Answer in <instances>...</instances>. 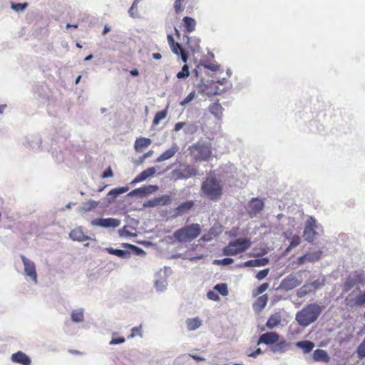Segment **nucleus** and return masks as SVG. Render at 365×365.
Here are the masks:
<instances>
[{
  "mask_svg": "<svg viewBox=\"0 0 365 365\" xmlns=\"http://www.w3.org/2000/svg\"><path fill=\"white\" fill-rule=\"evenodd\" d=\"M179 151V146L177 143H173L172 146L163 152L160 156H158L156 159L157 163H160L165 160H168L171 159Z\"/></svg>",
  "mask_w": 365,
  "mask_h": 365,
  "instance_id": "21",
  "label": "nucleus"
},
{
  "mask_svg": "<svg viewBox=\"0 0 365 365\" xmlns=\"http://www.w3.org/2000/svg\"><path fill=\"white\" fill-rule=\"evenodd\" d=\"M365 282V274L361 272H355L348 276L344 284L342 292L346 293L350 291L355 285L363 284Z\"/></svg>",
  "mask_w": 365,
  "mask_h": 365,
  "instance_id": "8",
  "label": "nucleus"
},
{
  "mask_svg": "<svg viewBox=\"0 0 365 365\" xmlns=\"http://www.w3.org/2000/svg\"><path fill=\"white\" fill-rule=\"evenodd\" d=\"M131 251L133 252L134 254L138 256H141V255H145V252L143 250H142L141 248H140L138 247H136L135 245H134V247H132Z\"/></svg>",
  "mask_w": 365,
  "mask_h": 365,
  "instance_id": "61",
  "label": "nucleus"
},
{
  "mask_svg": "<svg viewBox=\"0 0 365 365\" xmlns=\"http://www.w3.org/2000/svg\"><path fill=\"white\" fill-rule=\"evenodd\" d=\"M282 318L279 314L276 313L269 317L268 319L266 326L269 329H274L277 326H278L281 322Z\"/></svg>",
  "mask_w": 365,
  "mask_h": 365,
  "instance_id": "38",
  "label": "nucleus"
},
{
  "mask_svg": "<svg viewBox=\"0 0 365 365\" xmlns=\"http://www.w3.org/2000/svg\"><path fill=\"white\" fill-rule=\"evenodd\" d=\"M301 282L298 276L291 274L282 280L281 287L285 290H292L299 286Z\"/></svg>",
  "mask_w": 365,
  "mask_h": 365,
  "instance_id": "14",
  "label": "nucleus"
},
{
  "mask_svg": "<svg viewBox=\"0 0 365 365\" xmlns=\"http://www.w3.org/2000/svg\"><path fill=\"white\" fill-rule=\"evenodd\" d=\"M276 220L279 222L278 226L281 227L282 228L285 227L294 228V227L297 225L294 218H292L282 213L277 215Z\"/></svg>",
  "mask_w": 365,
  "mask_h": 365,
  "instance_id": "20",
  "label": "nucleus"
},
{
  "mask_svg": "<svg viewBox=\"0 0 365 365\" xmlns=\"http://www.w3.org/2000/svg\"><path fill=\"white\" fill-rule=\"evenodd\" d=\"M201 230H177L174 237L180 242H188L199 236Z\"/></svg>",
  "mask_w": 365,
  "mask_h": 365,
  "instance_id": "10",
  "label": "nucleus"
},
{
  "mask_svg": "<svg viewBox=\"0 0 365 365\" xmlns=\"http://www.w3.org/2000/svg\"><path fill=\"white\" fill-rule=\"evenodd\" d=\"M264 207L262 200L258 197H253L248 202L247 211L251 217H255L259 214Z\"/></svg>",
  "mask_w": 365,
  "mask_h": 365,
  "instance_id": "11",
  "label": "nucleus"
},
{
  "mask_svg": "<svg viewBox=\"0 0 365 365\" xmlns=\"http://www.w3.org/2000/svg\"><path fill=\"white\" fill-rule=\"evenodd\" d=\"M346 305L350 307L354 306H361L365 304V290L364 292H360L359 294L352 299H349L348 297L345 299Z\"/></svg>",
  "mask_w": 365,
  "mask_h": 365,
  "instance_id": "26",
  "label": "nucleus"
},
{
  "mask_svg": "<svg viewBox=\"0 0 365 365\" xmlns=\"http://www.w3.org/2000/svg\"><path fill=\"white\" fill-rule=\"evenodd\" d=\"M223 110L222 106L219 103H213L209 106V111L218 119L222 117Z\"/></svg>",
  "mask_w": 365,
  "mask_h": 365,
  "instance_id": "37",
  "label": "nucleus"
},
{
  "mask_svg": "<svg viewBox=\"0 0 365 365\" xmlns=\"http://www.w3.org/2000/svg\"><path fill=\"white\" fill-rule=\"evenodd\" d=\"M233 262L234 260L232 258H224L221 260L217 261V263L223 265H229L233 263Z\"/></svg>",
  "mask_w": 365,
  "mask_h": 365,
  "instance_id": "62",
  "label": "nucleus"
},
{
  "mask_svg": "<svg viewBox=\"0 0 365 365\" xmlns=\"http://www.w3.org/2000/svg\"><path fill=\"white\" fill-rule=\"evenodd\" d=\"M167 116V110L164 109L159 112H158L153 119V123L155 125H157L159 124L160 121L164 118H165Z\"/></svg>",
  "mask_w": 365,
  "mask_h": 365,
  "instance_id": "42",
  "label": "nucleus"
},
{
  "mask_svg": "<svg viewBox=\"0 0 365 365\" xmlns=\"http://www.w3.org/2000/svg\"><path fill=\"white\" fill-rule=\"evenodd\" d=\"M222 178L225 181H227L230 185L242 187L246 185L247 182V178L245 175L243 176L244 181L239 182L237 180L236 176L238 175V173L233 164L225 165L224 167L222 168Z\"/></svg>",
  "mask_w": 365,
  "mask_h": 365,
  "instance_id": "4",
  "label": "nucleus"
},
{
  "mask_svg": "<svg viewBox=\"0 0 365 365\" xmlns=\"http://www.w3.org/2000/svg\"><path fill=\"white\" fill-rule=\"evenodd\" d=\"M306 262H314L321 257V252H313L304 255Z\"/></svg>",
  "mask_w": 365,
  "mask_h": 365,
  "instance_id": "43",
  "label": "nucleus"
},
{
  "mask_svg": "<svg viewBox=\"0 0 365 365\" xmlns=\"http://www.w3.org/2000/svg\"><path fill=\"white\" fill-rule=\"evenodd\" d=\"M128 196L129 197H135V196H140V197H144V190L143 187H140L139 188H136L131 192H130L128 194Z\"/></svg>",
  "mask_w": 365,
  "mask_h": 365,
  "instance_id": "49",
  "label": "nucleus"
},
{
  "mask_svg": "<svg viewBox=\"0 0 365 365\" xmlns=\"http://www.w3.org/2000/svg\"><path fill=\"white\" fill-rule=\"evenodd\" d=\"M170 268L165 267L163 269H160L155 274L154 287L157 292H163L166 290L168 287V272Z\"/></svg>",
  "mask_w": 365,
  "mask_h": 365,
  "instance_id": "9",
  "label": "nucleus"
},
{
  "mask_svg": "<svg viewBox=\"0 0 365 365\" xmlns=\"http://www.w3.org/2000/svg\"><path fill=\"white\" fill-rule=\"evenodd\" d=\"M251 245L249 239L238 238L230 242L229 245L223 249L225 255H236L247 250Z\"/></svg>",
  "mask_w": 365,
  "mask_h": 365,
  "instance_id": "5",
  "label": "nucleus"
},
{
  "mask_svg": "<svg viewBox=\"0 0 365 365\" xmlns=\"http://www.w3.org/2000/svg\"><path fill=\"white\" fill-rule=\"evenodd\" d=\"M103 202H105V200H100V201H95V200H89L88 201H87L86 202H84L83 204V206L81 207V210L84 211V212H89L92 210H93L94 208H96L98 205H101L103 207Z\"/></svg>",
  "mask_w": 365,
  "mask_h": 365,
  "instance_id": "34",
  "label": "nucleus"
},
{
  "mask_svg": "<svg viewBox=\"0 0 365 365\" xmlns=\"http://www.w3.org/2000/svg\"><path fill=\"white\" fill-rule=\"evenodd\" d=\"M268 287H269L268 283H263L257 287L256 292L254 293V294L255 295L260 294L263 293L264 292H265Z\"/></svg>",
  "mask_w": 365,
  "mask_h": 365,
  "instance_id": "56",
  "label": "nucleus"
},
{
  "mask_svg": "<svg viewBox=\"0 0 365 365\" xmlns=\"http://www.w3.org/2000/svg\"><path fill=\"white\" fill-rule=\"evenodd\" d=\"M207 297L209 299L213 301H218L220 299L218 294L214 291H209L207 293Z\"/></svg>",
  "mask_w": 365,
  "mask_h": 365,
  "instance_id": "60",
  "label": "nucleus"
},
{
  "mask_svg": "<svg viewBox=\"0 0 365 365\" xmlns=\"http://www.w3.org/2000/svg\"><path fill=\"white\" fill-rule=\"evenodd\" d=\"M105 250L108 252V253L116 255L122 259H129L131 255L130 252L128 250L114 249L113 247H106Z\"/></svg>",
  "mask_w": 365,
  "mask_h": 365,
  "instance_id": "28",
  "label": "nucleus"
},
{
  "mask_svg": "<svg viewBox=\"0 0 365 365\" xmlns=\"http://www.w3.org/2000/svg\"><path fill=\"white\" fill-rule=\"evenodd\" d=\"M186 324H187L188 330L194 331V330H196L197 329H198L201 326L202 322L198 317H195V318L187 319L186 321Z\"/></svg>",
  "mask_w": 365,
  "mask_h": 365,
  "instance_id": "39",
  "label": "nucleus"
},
{
  "mask_svg": "<svg viewBox=\"0 0 365 365\" xmlns=\"http://www.w3.org/2000/svg\"><path fill=\"white\" fill-rule=\"evenodd\" d=\"M188 150L196 162L207 161L212 155L211 144L205 140H199L192 144Z\"/></svg>",
  "mask_w": 365,
  "mask_h": 365,
  "instance_id": "2",
  "label": "nucleus"
},
{
  "mask_svg": "<svg viewBox=\"0 0 365 365\" xmlns=\"http://www.w3.org/2000/svg\"><path fill=\"white\" fill-rule=\"evenodd\" d=\"M20 258L23 263V274L25 279L31 282L34 284H37L38 274L34 262L23 255H20Z\"/></svg>",
  "mask_w": 365,
  "mask_h": 365,
  "instance_id": "6",
  "label": "nucleus"
},
{
  "mask_svg": "<svg viewBox=\"0 0 365 365\" xmlns=\"http://www.w3.org/2000/svg\"><path fill=\"white\" fill-rule=\"evenodd\" d=\"M255 261H257V267L264 266L269 262L267 258L256 259Z\"/></svg>",
  "mask_w": 365,
  "mask_h": 365,
  "instance_id": "64",
  "label": "nucleus"
},
{
  "mask_svg": "<svg viewBox=\"0 0 365 365\" xmlns=\"http://www.w3.org/2000/svg\"><path fill=\"white\" fill-rule=\"evenodd\" d=\"M183 38H186L187 44L192 51H195L199 48L200 39L198 37L184 35Z\"/></svg>",
  "mask_w": 365,
  "mask_h": 365,
  "instance_id": "35",
  "label": "nucleus"
},
{
  "mask_svg": "<svg viewBox=\"0 0 365 365\" xmlns=\"http://www.w3.org/2000/svg\"><path fill=\"white\" fill-rule=\"evenodd\" d=\"M143 187L145 197L156 192L159 189L158 186L155 185H145Z\"/></svg>",
  "mask_w": 365,
  "mask_h": 365,
  "instance_id": "48",
  "label": "nucleus"
},
{
  "mask_svg": "<svg viewBox=\"0 0 365 365\" xmlns=\"http://www.w3.org/2000/svg\"><path fill=\"white\" fill-rule=\"evenodd\" d=\"M331 358L327 351L324 349H316L313 353V360L315 362L328 363Z\"/></svg>",
  "mask_w": 365,
  "mask_h": 365,
  "instance_id": "25",
  "label": "nucleus"
},
{
  "mask_svg": "<svg viewBox=\"0 0 365 365\" xmlns=\"http://www.w3.org/2000/svg\"><path fill=\"white\" fill-rule=\"evenodd\" d=\"M322 312V307L316 303L309 304L296 314L295 319L303 327L314 322Z\"/></svg>",
  "mask_w": 365,
  "mask_h": 365,
  "instance_id": "1",
  "label": "nucleus"
},
{
  "mask_svg": "<svg viewBox=\"0 0 365 365\" xmlns=\"http://www.w3.org/2000/svg\"><path fill=\"white\" fill-rule=\"evenodd\" d=\"M296 346L298 348L302 349L304 353L307 354L309 353L314 349V343L311 341L303 340L297 341L296 343Z\"/></svg>",
  "mask_w": 365,
  "mask_h": 365,
  "instance_id": "36",
  "label": "nucleus"
},
{
  "mask_svg": "<svg viewBox=\"0 0 365 365\" xmlns=\"http://www.w3.org/2000/svg\"><path fill=\"white\" fill-rule=\"evenodd\" d=\"M152 141L150 138L140 137L135 141L134 148L137 152H141L143 148L148 147Z\"/></svg>",
  "mask_w": 365,
  "mask_h": 365,
  "instance_id": "30",
  "label": "nucleus"
},
{
  "mask_svg": "<svg viewBox=\"0 0 365 365\" xmlns=\"http://www.w3.org/2000/svg\"><path fill=\"white\" fill-rule=\"evenodd\" d=\"M140 0H134L131 7L128 10V13L130 16L135 17L137 14L134 12V10L137 8V5Z\"/></svg>",
  "mask_w": 365,
  "mask_h": 365,
  "instance_id": "57",
  "label": "nucleus"
},
{
  "mask_svg": "<svg viewBox=\"0 0 365 365\" xmlns=\"http://www.w3.org/2000/svg\"><path fill=\"white\" fill-rule=\"evenodd\" d=\"M310 287L312 288V290L317 289L322 287L324 285V281H320L319 279L315 280L311 283H309Z\"/></svg>",
  "mask_w": 365,
  "mask_h": 365,
  "instance_id": "54",
  "label": "nucleus"
},
{
  "mask_svg": "<svg viewBox=\"0 0 365 365\" xmlns=\"http://www.w3.org/2000/svg\"><path fill=\"white\" fill-rule=\"evenodd\" d=\"M300 243V238L298 236H294L292 239L289 246L287 249V252L289 251L292 248L297 247Z\"/></svg>",
  "mask_w": 365,
  "mask_h": 365,
  "instance_id": "53",
  "label": "nucleus"
},
{
  "mask_svg": "<svg viewBox=\"0 0 365 365\" xmlns=\"http://www.w3.org/2000/svg\"><path fill=\"white\" fill-rule=\"evenodd\" d=\"M268 273L269 269H262L257 274L256 277L257 279L262 280L267 276Z\"/></svg>",
  "mask_w": 365,
  "mask_h": 365,
  "instance_id": "59",
  "label": "nucleus"
},
{
  "mask_svg": "<svg viewBox=\"0 0 365 365\" xmlns=\"http://www.w3.org/2000/svg\"><path fill=\"white\" fill-rule=\"evenodd\" d=\"M171 198L168 195H163L162 196L150 199L144 202V207H154L159 205H167Z\"/></svg>",
  "mask_w": 365,
  "mask_h": 365,
  "instance_id": "18",
  "label": "nucleus"
},
{
  "mask_svg": "<svg viewBox=\"0 0 365 365\" xmlns=\"http://www.w3.org/2000/svg\"><path fill=\"white\" fill-rule=\"evenodd\" d=\"M222 190V186L215 178L208 179L202 183V190L211 199L220 196Z\"/></svg>",
  "mask_w": 365,
  "mask_h": 365,
  "instance_id": "7",
  "label": "nucleus"
},
{
  "mask_svg": "<svg viewBox=\"0 0 365 365\" xmlns=\"http://www.w3.org/2000/svg\"><path fill=\"white\" fill-rule=\"evenodd\" d=\"M312 288L310 287V285L308 284H306L303 285L297 292V296L299 297H303L306 296L307 294L312 292Z\"/></svg>",
  "mask_w": 365,
  "mask_h": 365,
  "instance_id": "44",
  "label": "nucleus"
},
{
  "mask_svg": "<svg viewBox=\"0 0 365 365\" xmlns=\"http://www.w3.org/2000/svg\"><path fill=\"white\" fill-rule=\"evenodd\" d=\"M195 91H192L190 92L185 98V99L180 103V105L181 106H185L187 103H189L190 102H191L193 99H194V97H195Z\"/></svg>",
  "mask_w": 365,
  "mask_h": 365,
  "instance_id": "55",
  "label": "nucleus"
},
{
  "mask_svg": "<svg viewBox=\"0 0 365 365\" xmlns=\"http://www.w3.org/2000/svg\"><path fill=\"white\" fill-rule=\"evenodd\" d=\"M28 6L27 3H13L11 9L16 11H23Z\"/></svg>",
  "mask_w": 365,
  "mask_h": 365,
  "instance_id": "51",
  "label": "nucleus"
},
{
  "mask_svg": "<svg viewBox=\"0 0 365 365\" xmlns=\"http://www.w3.org/2000/svg\"><path fill=\"white\" fill-rule=\"evenodd\" d=\"M181 1L182 0H175L174 3V9L176 11V13H179L182 10V7L181 5Z\"/></svg>",
  "mask_w": 365,
  "mask_h": 365,
  "instance_id": "63",
  "label": "nucleus"
},
{
  "mask_svg": "<svg viewBox=\"0 0 365 365\" xmlns=\"http://www.w3.org/2000/svg\"><path fill=\"white\" fill-rule=\"evenodd\" d=\"M170 48L173 53L175 55H180L181 60L184 63L187 62L188 59V55L180 43L177 42L174 46H172Z\"/></svg>",
  "mask_w": 365,
  "mask_h": 365,
  "instance_id": "27",
  "label": "nucleus"
},
{
  "mask_svg": "<svg viewBox=\"0 0 365 365\" xmlns=\"http://www.w3.org/2000/svg\"><path fill=\"white\" fill-rule=\"evenodd\" d=\"M116 335H117L116 333L113 334L112 339L109 342L110 345H118V344H123L125 342V340L124 337H122V336L115 337Z\"/></svg>",
  "mask_w": 365,
  "mask_h": 365,
  "instance_id": "50",
  "label": "nucleus"
},
{
  "mask_svg": "<svg viewBox=\"0 0 365 365\" xmlns=\"http://www.w3.org/2000/svg\"><path fill=\"white\" fill-rule=\"evenodd\" d=\"M156 172L154 167H150L138 174L130 182L131 185H135L143 180H145L149 177L153 176Z\"/></svg>",
  "mask_w": 365,
  "mask_h": 365,
  "instance_id": "22",
  "label": "nucleus"
},
{
  "mask_svg": "<svg viewBox=\"0 0 365 365\" xmlns=\"http://www.w3.org/2000/svg\"><path fill=\"white\" fill-rule=\"evenodd\" d=\"M316 232L315 230H304L303 237L309 242L314 240Z\"/></svg>",
  "mask_w": 365,
  "mask_h": 365,
  "instance_id": "45",
  "label": "nucleus"
},
{
  "mask_svg": "<svg viewBox=\"0 0 365 365\" xmlns=\"http://www.w3.org/2000/svg\"><path fill=\"white\" fill-rule=\"evenodd\" d=\"M129 190L128 187H115L110 190L108 195L107 197L105 198V202H103V206H108V205L114 202L115 199L121 194L126 192Z\"/></svg>",
  "mask_w": 365,
  "mask_h": 365,
  "instance_id": "15",
  "label": "nucleus"
},
{
  "mask_svg": "<svg viewBox=\"0 0 365 365\" xmlns=\"http://www.w3.org/2000/svg\"><path fill=\"white\" fill-rule=\"evenodd\" d=\"M214 289L220 292L222 296H227L228 294L227 286L225 283L217 284L215 286Z\"/></svg>",
  "mask_w": 365,
  "mask_h": 365,
  "instance_id": "47",
  "label": "nucleus"
},
{
  "mask_svg": "<svg viewBox=\"0 0 365 365\" xmlns=\"http://www.w3.org/2000/svg\"><path fill=\"white\" fill-rule=\"evenodd\" d=\"M71 319L74 323L83 322L84 321V309L83 308H78L72 310Z\"/></svg>",
  "mask_w": 365,
  "mask_h": 365,
  "instance_id": "33",
  "label": "nucleus"
},
{
  "mask_svg": "<svg viewBox=\"0 0 365 365\" xmlns=\"http://www.w3.org/2000/svg\"><path fill=\"white\" fill-rule=\"evenodd\" d=\"M268 297L267 294L259 297L253 304V309L255 312H261L267 305Z\"/></svg>",
  "mask_w": 365,
  "mask_h": 365,
  "instance_id": "32",
  "label": "nucleus"
},
{
  "mask_svg": "<svg viewBox=\"0 0 365 365\" xmlns=\"http://www.w3.org/2000/svg\"><path fill=\"white\" fill-rule=\"evenodd\" d=\"M69 236L73 240L78 242L95 240L93 235H88L87 232H83V230H71Z\"/></svg>",
  "mask_w": 365,
  "mask_h": 365,
  "instance_id": "19",
  "label": "nucleus"
},
{
  "mask_svg": "<svg viewBox=\"0 0 365 365\" xmlns=\"http://www.w3.org/2000/svg\"><path fill=\"white\" fill-rule=\"evenodd\" d=\"M356 352L359 358L363 359L365 357V337L363 341L358 346Z\"/></svg>",
  "mask_w": 365,
  "mask_h": 365,
  "instance_id": "52",
  "label": "nucleus"
},
{
  "mask_svg": "<svg viewBox=\"0 0 365 365\" xmlns=\"http://www.w3.org/2000/svg\"><path fill=\"white\" fill-rule=\"evenodd\" d=\"M118 232L121 237L136 236V235L128 232V230H118Z\"/></svg>",
  "mask_w": 365,
  "mask_h": 365,
  "instance_id": "58",
  "label": "nucleus"
},
{
  "mask_svg": "<svg viewBox=\"0 0 365 365\" xmlns=\"http://www.w3.org/2000/svg\"><path fill=\"white\" fill-rule=\"evenodd\" d=\"M199 175L197 167L185 163H180L178 167L172 171V176L175 180H187Z\"/></svg>",
  "mask_w": 365,
  "mask_h": 365,
  "instance_id": "3",
  "label": "nucleus"
},
{
  "mask_svg": "<svg viewBox=\"0 0 365 365\" xmlns=\"http://www.w3.org/2000/svg\"><path fill=\"white\" fill-rule=\"evenodd\" d=\"M194 206L193 200H187L186 202H183L180 203L175 209L176 214L178 215H182L184 213L187 212L190 210Z\"/></svg>",
  "mask_w": 365,
  "mask_h": 365,
  "instance_id": "29",
  "label": "nucleus"
},
{
  "mask_svg": "<svg viewBox=\"0 0 365 365\" xmlns=\"http://www.w3.org/2000/svg\"><path fill=\"white\" fill-rule=\"evenodd\" d=\"M287 344L285 341H277L272 346L271 350L274 353H284L287 350Z\"/></svg>",
  "mask_w": 365,
  "mask_h": 365,
  "instance_id": "40",
  "label": "nucleus"
},
{
  "mask_svg": "<svg viewBox=\"0 0 365 365\" xmlns=\"http://www.w3.org/2000/svg\"><path fill=\"white\" fill-rule=\"evenodd\" d=\"M11 360L14 363L20 364L22 365H30L31 361L30 358L24 352L19 351L11 355Z\"/></svg>",
  "mask_w": 365,
  "mask_h": 365,
  "instance_id": "24",
  "label": "nucleus"
},
{
  "mask_svg": "<svg viewBox=\"0 0 365 365\" xmlns=\"http://www.w3.org/2000/svg\"><path fill=\"white\" fill-rule=\"evenodd\" d=\"M217 83L222 86L225 84L226 86L222 88H220L215 83L213 87H212L211 91H205L207 96H211L215 95H221L232 87V83L228 82L225 78H222V79L218 80Z\"/></svg>",
  "mask_w": 365,
  "mask_h": 365,
  "instance_id": "13",
  "label": "nucleus"
},
{
  "mask_svg": "<svg viewBox=\"0 0 365 365\" xmlns=\"http://www.w3.org/2000/svg\"><path fill=\"white\" fill-rule=\"evenodd\" d=\"M41 138L38 135L26 137L23 143L24 145L32 150H38L41 145Z\"/></svg>",
  "mask_w": 365,
  "mask_h": 365,
  "instance_id": "16",
  "label": "nucleus"
},
{
  "mask_svg": "<svg viewBox=\"0 0 365 365\" xmlns=\"http://www.w3.org/2000/svg\"><path fill=\"white\" fill-rule=\"evenodd\" d=\"M182 23L186 33H192L195 30L196 21L193 18L185 16L182 19Z\"/></svg>",
  "mask_w": 365,
  "mask_h": 365,
  "instance_id": "31",
  "label": "nucleus"
},
{
  "mask_svg": "<svg viewBox=\"0 0 365 365\" xmlns=\"http://www.w3.org/2000/svg\"><path fill=\"white\" fill-rule=\"evenodd\" d=\"M199 126L197 123H186L184 128L185 134L194 135L198 130Z\"/></svg>",
  "mask_w": 365,
  "mask_h": 365,
  "instance_id": "41",
  "label": "nucleus"
},
{
  "mask_svg": "<svg viewBox=\"0 0 365 365\" xmlns=\"http://www.w3.org/2000/svg\"><path fill=\"white\" fill-rule=\"evenodd\" d=\"M279 338V336L276 332H267L260 335L257 341V345H259L260 344H264L267 345L272 346L274 344L278 341Z\"/></svg>",
  "mask_w": 365,
  "mask_h": 365,
  "instance_id": "17",
  "label": "nucleus"
},
{
  "mask_svg": "<svg viewBox=\"0 0 365 365\" xmlns=\"http://www.w3.org/2000/svg\"><path fill=\"white\" fill-rule=\"evenodd\" d=\"M120 221L114 218H97L91 222L92 226H98L103 228H115L120 225Z\"/></svg>",
  "mask_w": 365,
  "mask_h": 365,
  "instance_id": "12",
  "label": "nucleus"
},
{
  "mask_svg": "<svg viewBox=\"0 0 365 365\" xmlns=\"http://www.w3.org/2000/svg\"><path fill=\"white\" fill-rule=\"evenodd\" d=\"M296 215L303 221L304 228H317V220L314 217L304 215L301 211H298Z\"/></svg>",
  "mask_w": 365,
  "mask_h": 365,
  "instance_id": "23",
  "label": "nucleus"
},
{
  "mask_svg": "<svg viewBox=\"0 0 365 365\" xmlns=\"http://www.w3.org/2000/svg\"><path fill=\"white\" fill-rule=\"evenodd\" d=\"M190 75L189 68L187 64H185L180 71L177 73V78L179 79H185Z\"/></svg>",
  "mask_w": 365,
  "mask_h": 365,
  "instance_id": "46",
  "label": "nucleus"
}]
</instances>
